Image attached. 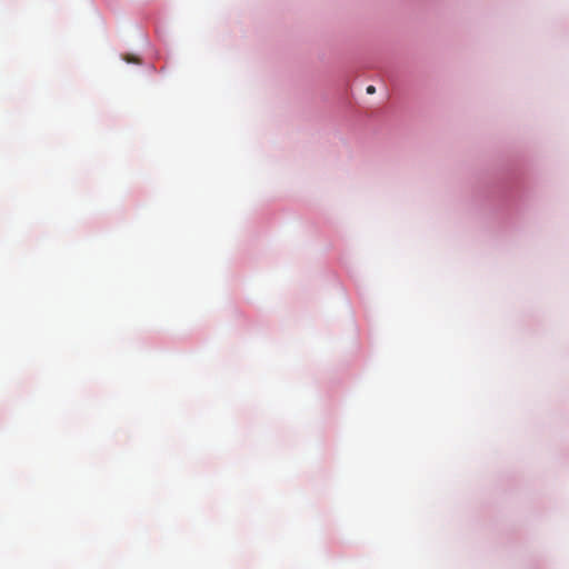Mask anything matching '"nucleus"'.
Listing matches in <instances>:
<instances>
[{
    "mask_svg": "<svg viewBox=\"0 0 569 569\" xmlns=\"http://www.w3.org/2000/svg\"><path fill=\"white\" fill-rule=\"evenodd\" d=\"M375 92H376V88H375L373 86H369V87L367 88V93L372 94V93H375Z\"/></svg>",
    "mask_w": 569,
    "mask_h": 569,
    "instance_id": "1",
    "label": "nucleus"
}]
</instances>
